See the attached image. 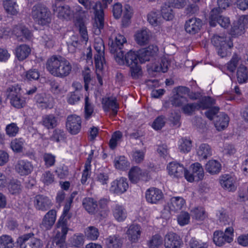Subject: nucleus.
<instances>
[{"instance_id":"obj_62","label":"nucleus","mask_w":248,"mask_h":248,"mask_svg":"<svg viewBox=\"0 0 248 248\" xmlns=\"http://www.w3.org/2000/svg\"><path fill=\"white\" fill-rule=\"evenodd\" d=\"M186 102H187L186 97L177 94H176L173 99L171 100V104L175 107L181 106Z\"/></svg>"},{"instance_id":"obj_12","label":"nucleus","mask_w":248,"mask_h":248,"mask_svg":"<svg viewBox=\"0 0 248 248\" xmlns=\"http://www.w3.org/2000/svg\"><path fill=\"white\" fill-rule=\"evenodd\" d=\"M61 230V232L58 231L56 236L53 238L52 245L56 248H67L65 242V237L68 228L60 227L58 228Z\"/></svg>"},{"instance_id":"obj_45","label":"nucleus","mask_w":248,"mask_h":248,"mask_svg":"<svg viewBox=\"0 0 248 248\" xmlns=\"http://www.w3.org/2000/svg\"><path fill=\"white\" fill-rule=\"evenodd\" d=\"M128 67H129V75L133 79H137L142 76V69L139 64Z\"/></svg>"},{"instance_id":"obj_18","label":"nucleus","mask_w":248,"mask_h":248,"mask_svg":"<svg viewBox=\"0 0 248 248\" xmlns=\"http://www.w3.org/2000/svg\"><path fill=\"white\" fill-rule=\"evenodd\" d=\"M102 104L103 109L105 111L111 110V115L115 116L118 112V105L116 102L115 98L113 99L109 97L104 98L102 101Z\"/></svg>"},{"instance_id":"obj_11","label":"nucleus","mask_w":248,"mask_h":248,"mask_svg":"<svg viewBox=\"0 0 248 248\" xmlns=\"http://www.w3.org/2000/svg\"><path fill=\"white\" fill-rule=\"evenodd\" d=\"M164 241L165 248H181L183 244L180 237L172 232L167 233L164 237Z\"/></svg>"},{"instance_id":"obj_21","label":"nucleus","mask_w":248,"mask_h":248,"mask_svg":"<svg viewBox=\"0 0 248 248\" xmlns=\"http://www.w3.org/2000/svg\"><path fill=\"white\" fill-rule=\"evenodd\" d=\"M211 42L217 48L225 45L229 47H233V43L230 37L214 35L212 38Z\"/></svg>"},{"instance_id":"obj_9","label":"nucleus","mask_w":248,"mask_h":248,"mask_svg":"<svg viewBox=\"0 0 248 248\" xmlns=\"http://www.w3.org/2000/svg\"><path fill=\"white\" fill-rule=\"evenodd\" d=\"M191 167L192 169V173L189 172L187 170L185 171L184 176L186 179L190 182L202 180L204 173L202 165L198 162H196L192 164Z\"/></svg>"},{"instance_id":"obj_22","label":"nucleus","mask_w":248,"mask_h":248,"mask_svg":"<svg viewBox=\"0 0 248 248\" xmlns=\"http://www.w3.org/2000/svg\"><path fill=\"white\" fill-rule=\"evenodd\" d=\"M15 170L21 175H27L32 171L33 166L29 161L19 160L15 165Z\"/></svg>"},{"instance_id":"obj_38","label":"nucleus","mask_w":248,"mask_h":248,"mask_svg":"<svg viewBox=\"0 0 248 248\" xmlns=\"http://www.w3.org/2000/svg\"><path fill=\"white\" fill-rule=\"evenodd\" d=\"M3 6L6 12L12 15H16L17 14V8L16 1L14 0H4L3 1Z\"/></svg>"},{"instance_id":"obj_34","label":"nucleus","mask_w":248,"mask_h":248,"mask_svg":"<svg viewBox=\"0 0 248 248\" xmlns=\"http://www.w3.org/2000/svg\"><path fill=\"white\" fill-rule=\"evenodd\" d=\"M197 155L202 159H206L212 155V149L206 143L201 144L197 149Z\"/></svg>"},{"instance_id":"obj_20","label":"nucleus","mask_w":248,"mask_h":248,"mask_svg":"<svg viewBox=\"0 0 248 248\" xmlns=\"http://www.w3.org/2000/svg\"><path fill=\"white\" fill-rule=\"evenodd\" d=\"M52 10L58 13V16L60 18L69 19L73 16V12L68 5L58 6L55 3L52 5Z\"/></svg>"},{"instance_id":"obj_6","label":"nucleus","mask_w":248,"mask_h":248,"mask_svg":"<svg viewBox=\"0 0 248 248\" xmlns=\"http://www.w3.org/2000/svg\"><path fill=\"white\" fill-rule=\"evenodd\" d=\"M233 229L232 227L226 229L224 232L216 231L213 234V241L218 246H222L226 243H230L233 240Z\"/></svg>"},{"instance_id":"obj_13","label":"nucleus","mask_w":248,"mask_h":248,"mask_svg":"<svg viewBox=\"0 0 248 248\" xmlns=\"http://www.w3.org/2000/svg\"><path fill=\"white\" fill-rule=\"evenodd\" d=\"M202 26L201 19L197 17H192L186 22L185 29L186 31L191 34L198 33Z\"/></svg>"},{"instance_id":"obj_63","label":"nucleus","mask_w":248,"mask_h":248,"mask_svg":"<svg viewBox=\"0 0 248 248\" xmlns=\"http://www.w3.org/2000/svg\"><path fill=\"white\" fill-rule=\"evenodd\" d=\"M41 38L42 42L46 47L51 48L54 46L55 41L52 35H48L45 34L42 36Z\"/></svg>"},{"instance_id":"obj_61","label":"nucleus","mask_w":248,"mask_h":248,"mask_svg":"<svg viewBox=\"0 0 248 248\" xmlns=\"http://www.w3.org/2000/svg\"><path fill=\"white\" fill-rule=\"evenodd\" d=\"M79 44L77 37L76 35H73L71 37V41L67 42L69 50L71 52H74L76 48L79 46Z\"/></svg>"},{"instance_id":"obj_35","label":"nucleus","mask_w":248,"mask_h":248,"mask_svg":"<svg viewBox=\"0 0 248 248\" xmlns=\"http://www.w3.org/2000/svg\"><path fill=\"white\" fill-rule=\"evenodd\" d=\"M170 210L174 212L181 210L185 204V200L180 197H173L171 198Z\"/></svg>"},{"instance_id":"obj_43","label":"nucleus","mask_w":248,"mask_h":248,"mask_svg":"<svg viewBox=\"0 0 248 248\" xmlns=\"http://www.w3.org/2000/svg\"><path fill=\"white\" fill-rule=\"evenodd\" d=\"M94 112V106L92 103L88 96L85 98L84 116L86 120L91 117Z\"/></svg>"},{"instance_id":"obj_42","label":"nucleus","mask_w":248,"mask_h":248,"mask_svg":"<svg viewBox=\"0 0 248 248\" xmlns=\"http://www.w3.org/2000/svg\"><path fill=\"white\" fill-rule=\"evenodd\" d=\"M14 242L12 237L8 235L0 236V248H13Z\"/></svg>"},{"instance_id":"obj_31","label":"nucleus","mask_w":248,"mask_h":248,"mask_svg":"<svg viewBox=\"0 0 248 248\" xmlns=\"http://www.w3.org/2000/svg\"><path fill=\"white\" fill-rule=\"evenodd\" d=\"M127 233L133 242H136L140 237L141 228L138 224H132L130 226Z\"/></svg>"},{"instance_id":"obj_7","label":"nucleus","mask_w":248,"mask_h":248,"mask_svg":"<svg viewBox=\"0 0 248 248\" xmlns=\"http://www.w3.org/2000/svg\"><path fill=\"white\" fill-rule=\"evenodd\" d=\"M112 0H102V4L100 5V9L95 10V18L93 26L96 34L101 32V29L104 27V11L103 9L107 8L108 4H110Z\"/></svg>"},{"instance_id":"obj_46","label":"nucleus","mask_w":248,"mask_h":248,"mask_svg":"<svg viewBox=\"0 0 248 248\" xmlns=\"http://www.w3.org/2000/svg\"><path fill=\"white\" fill-rule=\"evenodd\" d=\"M161 14L162 17L166 20H171L174 17L172 9L166 4L162 7Z\"/></svg>"},{"instance_id":"obj_24","label":"nucleus","mask_w":248,"mask_h":248,"mask_svg":"<svg viewBox=\"0 0 248 248\" xmlns=\"http://www.w3.org/2000/svg\"><path fill=\"white\" fill-rule=\"evenodd\" d=\"M167 168L169 174L177 178L182 177L184 175L185 171L187 170L182 165L175 162L170 163Z\"/></svg>"},{"instance_id":"obj_50","label":"nucleus","mask_w":248,"mask_h":248,"mask_svg":"<svg viewBox=\"0 0 248 248\" xmlns=\"http://www.w3.org/2000/svg\"><path fill=\"white\" fill-rule=\"evenodd\" d=\"M221 9L218 8H214L210 12V25L211 26H216L217 22L222 16L220 15Z\"/></svg>"},{"instance_id":"obj_55","label":"nucleus","mask_w":248,"mask_h":248,"mask_svg":"<svg viewBox=\"0 0 248 248\" xmlns=\"http://www.w3.org/2000/svg\"><path fill=\"white\" fill-rule=\"evenodd\" d=\"M162 239L160 235L156 234L154 235L149 242L150 248H158L162 244Z\"/></svg>"},{"instance_id":"obj_58","label":"nucleus","mask_w":248,"mask_h":248,"mask_svg":"<svg viewBox=\"0 0 248 248\" xmlns=\"http://www.w3.org/2000/svg\"><path fill=\"white\" fill-rule=\"evenodd\" d=\"M165 118L164 116L161 115L158 116L155 119L153 124L152 127L155 130L161 129L165 125Z\"/></svg>"},{"instance_id":"obj_8","label":"nucleus","mask_w":248,"mask_h":248,"mask_svg":"<svg viewBox=\"0 0 248 248\" xmlns=\"http://www.w3.org/2000/svg\"><path fill=\"white\" fill-rule=\"evenodd\" d=\"M126 43L125 37L120 34H118L114 39L110 38L108 40V46L110 52L114 54V58L122 49Z\"/></svg>"},{"instance_id":"obj_56","label":"nucleus","mask_w":248,"mask_h":248,"mask_svg":"<svg viewBox=\"0 0 248 248\" xmlns=\"http://www.w3.org/2000/svg\"><path fill=\"white\" fill-rule=\"evenodd\" d=\"M94 63L96 68L101 70L105 63L104 54H96L94 55Z\"/></svg>"},{"instance_id":"obj_5","label":"nucleus","mask_w":248,"mask_h":248,"mask_svg":"<svg viewBox=\"0 0 248 248\" xmlns=\"http://www.w3.org/2000/svg\"><path fill=\"white\" fill-rule=\"evenodd\" d=\"M17 243L20 248H42L43 246L42 241L35 237L33 233L25 234L19 237Z\"/></svg>"},{"instance_id":"obj_44","label":"nucleus","mask_w":248,"mask_h":248,"mask_svg":"<svg viewBox=\"0 0 248 248\" xmlns=\"http://www.w3.org/2000/svg\"><path fill=\"white\" fill-rule=\"evenodd\" d=\"M170 65V62L166 58H162L160 59L159 63L155 65L154 71L157 72L161 71L165 73L168 71Z\"/></svg>"},{"instance_id":"obj_17","label":"nucleus","mask_w":248,"mask_h":248,"mask_svg":"<svg viewBox=\"0 0 248 248\" xmlns=\"http://www.w3.org/2000/svg\"><path fill=\"white\" fill-rule=\"evenodd\" d=\"M126 179L121 178L113 181L111 184L110 191L117 194H121L125 192L128 187Z\"/></svg>"},{"instance_id":"obj_48","label":"nucleus","mask_w":248,"mask_h":248,"mask_svg":"<svg viewBox=\"0 0 248 248\" xmlns=\"http://www.w3.org/2000/svg\"><path fill=\"white\" fill-rule=\"evenodd\" d=\"M8 189L12 194H19L21 191L20 182L17 180H12L8 185Z\"/></svg>"},{"instance_id":"obj_49","label":"nucleus","mask_w":248,"mask_h":248,"mask_svg":"<svg viewBox=\"0 0 248 248\" xmlns=\"http://www.w3.org/2000/svg\"><path fill=\"white\" fill-rule=\"evenodd\" d=\"M85 235L88 239L91 240H95L98 237L99 232L98 229L96 227L90 226L86 228Z\"/></svg>"},{"instance_id":"obj_59","label":"nucleus","mask_w":248,"mask_h":248,"mask_svg":"<svg viewBox=\"0 0 248 248\" xmlns=\"http://www.w3.org/2000/svg\"><path fill=\"white\" fill-rule=\"evenodd\" d=\"M54 98L52 96L48 94L45 95L44 100L43 101L41 107L45 108H52L54 105Z\"/></svg>"},{"instance_id":"obj_19","label":"nucleus","mask_w":248,"mask_h":248,"mask_svg":"<svg viewBox=\"0 0 248 248\" xmlns=\"http://www.w3.org/2000/svg\"><path fill=\"white\" fill-rule=\"evenodd\" d=\"M56 217V211L55 210H49L44 216L41 227L45 230L50 229L55 223Z\"/></svg>"},{"instance_id":"obj_51","label":"nucleus","mask_w":248,"mask_h":248,"mask_svg":"<svg viewBox=\"0 0 248 248\" xmlns=\"http://www.w3.org/2000/svg\"><path fill=\"white\" fill-rule=\"evenodd\" d=\"M192 147V141L186 138H182L179 149L181 152L184 153L189 152Z\"/></svg>"},{"instance_id":"obj_36","label":"nucleus","mask_w":248,"mask_h":248,"mask_svg":"<svg viewBox=\"0 0 248 248\" xmlns=\"http://www.w3.org/2000/svg\"><path fill=\"white\" fill-rule=\"evenodd\" d=\"M220 183L222 187L229 191H233L236 189L233 179L229 175L223 176L220 180Z\"/></svg>"},{"instance_id":"obj_16","label":"nucleus","mask_w":248,"mask_h":248,"mask_svg":"<svg viewBox=\"0 0 248 248\" xmlns=\"http://www.w3.org/2000/svg\"><path fill=\"white\" fill-rule=\"evenodd\" d=\"M72 203V198H69L65 204L62 215L59 219L57 223V228L60 227H67V220L69 219L71 216L69 214V211L71 208V204Z\"/></svg>"},{"instance_id":"obj_64","label":"nucleus","mask_w":248,"mask_h":248,"mask_svg":"<svg viewBox=\"0 0 248 248\" xmlns=\"http://www.w3.org/2000/svg\"><path fill=\"white\" fill-rule=\"evenodd\" d=\"M197 103L187 104L183 106V112L187 115H191L196 109H198Z\"/></svg>"},{"instance_id":"obj_41","label":"nucleus","mask_w":248,"mask_h":248,"mask_svg":"<svg viewBox=\"0 0 248 248\" xmlns=\"http://www.w3.org/2000/svg\"><path fill=\"white\" fill-rule=\"evenodd\" d=\"M237 78L239 83H243L248 79V70L244 65H240L237 71Z\"/></svg>"},{"instance_id":"obj_30","label":"nucleus","mask_w":248,"mask_h":248,"mask_svg":"<svg viewBox=\"0 0 248 248\" xmlns=\"http://www.w3.org/2000/svg\"><path fill=\"white\" fill-rule=\"evenodd\" d=\"M31 51L30 47L26 45H21L16 49V55L19 61L26 59Z\"/></svg>"},{"instance_id":"obj_29","label":"nucleus","mask_w":248,"mask_h":248,"mask_svg":"<svg viewBox=\"0 0 248 248\" xmlns=\"http://www.w3.org/2000/svg\"><path fill=\"white\" fill-rule=\"evenodd\" d=\"M145 175V172L138 167L132 168L129 172V178L130 181L133 183H137L140 180L142 179V177Z\"/></svg>"},{"instance_id":"obj_4","label":"nucleus","mask_w":248,"mask_h":248,"mask_svg":"<svg viewBox=\"0 0 248 248\" xmlns=\"http://www.w3.org/2000/svg\"><path fill=\"white\" fill-rule=\"evenodd\" d=\"M21 87L17 85L8 87L6 92L7 98L10 100L11 105L17 108H23L26 105L24 97L21 96Z\"/></svg>"},{"instance_id":"obj_1","label":"nucleus","mask_w":248,"mask_h":248,"mask_svg":"<svg viewBox=\"0 0 248 248\" xmlns=\"http://www.w3.org/2000/svg\"><path fill=\"white\" fill-rule=\"evenodd\" d=\"M157 51V47L152 45L140 50L139 52L131 50L124 55V51H120L115 57V60L119 65H125L128 67L138 64V60L141 63L149 61L156 55Z\"/></svg>"},{"instance_id":"obj_47","label":"nucleus","mask_w":248,"mask_h":248,"mask_svg":"<svg viewBox=\"0 0 248 248\" xmlns=\"http://www.w3.org/2000/svg\"><path fill=\"white\" fill-rule=\"evenodd\" d=\"M240 60V58L236 54H234L231 60L227 63V70L233 73L238 66Z\"/></svg>"},{"instance_id":"obj_26","label":"nucleus","mask_w":248,"mask_h":248,"mask_svg":"<svg viewBox=\"0 0 248 248\" xmlns=\"http://www.w3.org/2000/svg\"><path fill=\"white\" fill-rule=\"evenodd\" d=\"M82 205L89 214H95L98 211L97 202L92 198H84L82 201Z\"/></svg>"},{"instance_id":"obj_57","label":"nucleus","mask_w":248,"mask_h":248,"mask_svg":"<svg viewBox=\"0 0 248 248\" xmlns=\"http://www.w3.org/2000/svg\"><path fill=\"white\" fill-rule=\"evenodd\" d=\"M43 159L46 167L53 166L55 162V156L51 154L45 153L43 155Z\"/></svg>"},{"instance_id":"obj_25","label":"nucleus","mask_w":248,"mask_h":248,"mask_svg":"<svg viewBox=\"0 0 248 248\" xmlns=\"http://www.w3.org/2000/svg\"><path fill=\"white\" fill-rule=\"evenodd\" d=\"M41 124L47 129H53L58 124V118L54 114H49L43 116Z\"/></svg>"},{"instance_id":"obj_27","label":"nucleus","mask_w":248,"mask_h":248,"mask_svg":"<svg viewBox=\"0 0 248 248\" xmlns=\"http://www.w3.org/2000/svg\"><path fill=\"white\" fill-rule=\"evenodd\" d=\"M12 32L17 37L23 36L26 39H30L32 36L30 31L21 24L15 26L13 28Z\"/></svg>"},{"instance_id":"obj_3","label":"nucleus","mask_w":248,"mask_h":248,"mask_svg":"<svg viewBox=\"0 0 248 248\" xmlns=\"http://www.w3.org/2000/svg\"><path fill=\"white\" fill-rule=\"evenodd\" d=\"M31 16L35 22L42 26L46 25L51 22L49 11L41 3H37L32 7Z\"/></svg>"},{"instance_id":"obj_28","label":"nucleus","mask_w":248,"mask_h":248,"mask_svg":"<svg viewBox=\"0 0 248 248\" xmlns=\"http://www.w3.org/2000/svg\"><path fill=\"white\" fill-rule=\"evenodd\" d=\"M112 213L115 219L119 222L124 221L127 217V211L122 205L116 204L112 209Z\"/></svg>"},{"instance_id":"obj_14","label":"nucleus","mask_w":248,"mask_h":248,"mask_svg":"<svg viewBox=\"0 0 248 248\" xmlns=\"http://www.w3.org/2000/svg\"><path fill=\"white\" fill-rule=\"evenodd\" d=\"M163 197V194L162 191L155 187H151L148 189L145 193V198L147 201L152 204H156Z\"/></svg>"},{"instance_id":"obj_10","label":"nucleus","mask_w":248,"mask_h":248,"mask_svg":"<svg viewBox=\"0 0 248 248\" xmlns=\"http://www.w3.org/2000/svg\"><path fill=\"white\" fill-rule=\"evenodd\" d=\"M66 126L68 131L72 135H76L79 132L81 127V120L76 115H71L67 118Z\"/></svg>"},{"instance_id":"obj_33","label":"nucleus","mask_w":248,"mask_h":248,"mask_svg":"<svg viewBox=\"0 0 248 248\" xmlns=\"http://www.w3.org/2000/svg\"><path fill=\"white\" fill-rule=\"evenodd\" d=\"M150 37L149 31L147 29L140 30L135 35V39L137 43L142 46L148 43Z\"/></svg>"},{"instance_id":"obj_39","label":"nucleus","mask_w":248,"mask_h":248,"mask_svg":"<svg viewBox=\"0 0 248 248\" xmlns=\"http://www.w3.org/2000/svg\"><path fill=\"white\" fill-rule=\"evenodd\" d=\"M215 104V100L209 96H204L202 97L197 104L198 106V109L200 108L207 109L209 108Z\"/></svg>"},{"instance_id":"obj_53","label":"nucleus","mask_w":248,"mask_h":248,"mask_svg":"<svg viewBox=\"0 0 248 248\" xmlns=\"http://www.w3.org/2000/svg\"><path fill=\"white\" fill-rule=\"evenodd\" d=\"M19 127L17 126L16 124L12 123L8 124L6 126L5 131L6 133L9 137H15L18 133Z\"/></svg>"},{"instance_id":"obj_54","label":"nucleus","mask_w":248,"mask_h":248,"mask_svg":"<svg viewBox=\"0 0 248 248\" xmlns=\"http://www.w3.org/2000/svg\"><path fill=\"white\" fill-rule=\"evenodd\" d=\"M48 83L50 86V90L53 93L59 94L61 93L62 89L58 81L51 79L48 81Z\"/></svg>"},{"instance_id":"obj_40","label":"nucleus","mask_w":248,"mask_h":248,"mask_svg":"<svg viewBox=\"0 0 248 248\" xmlns=\"http://www.w3.org/2000/svg\"><path fill=\"white\" fill-rule=\"evenodd\" d=\"M148 21L152 25L157 26L162 21V16L159 12L152 11L147 16Z\"/></svg>"},{"instance_id":"obj_15","label":"nucleus","mask_w":248,"mask_h":248,"mask_svg":"<svg viewBox=\"0 0 248 248\" xmlns=\"http://www.w3.org/2000/svg\"><path fill=\"white\" fill-rule=\"evenodd\" d=\"M51 203V201L46 196L37 195L35 197L34 204L37 210L46 211L50 207Z\"/></svg>"},{"instance_id":"obj_52","label":"nucleus","mask_w":248,"mask_h":248,"mask_svg":"<svg viewBox=\"0 0 248 248\" xmlns=\"http://www.w3.org/2000/svg\"><path fill=\"white\" fill-rule=\"evenodd\" d=\"M24 141L21 139H15L12 141L11 147L13 150L17 153H20L22 151Z\"/></svg>"},{"instance_id":"obj_60","label":"nucleus","mask_w":248,"mask_h":248,"mask_svg":"<svg viewBox=\"0 0 248 248\" xmlns=\"http://www.w3.org/2000/svg\"><path fill=\"white\" fill-rule=\"evenodd\" d=\"M64 131L60 129H55L53 131L52 135L50 140L52 141L59 142L60 140L64 138Z\"/></svg>"},{"instance_id":"obj_37","label":"nucleus","mask_w":248,"mask_h":248,"mask_svg":"<svg viewBox=\"0 0 248 248\" xmlns=\"http://www.w3.org/2000/svg\"><path fill=\"white\" fill-rule=\"evenodd\" d=\"M205 170L211 174H217L221 170V164L216 160H209L205 165Z\"/></svg>"},{"instance_id":"obj_2","label":"nucleus","mask_w":248,"mask_h":248,"mask_svg":"<svg viewBox=\"0 0 248 248\" xmlns=\"http://www.w3.org/2000/svg\"><path fill=\"white\" fill-rule=\"evenodd\" d=\"M46 67L51 75L61 78L68 76L72 70L71 63L60 56H53L49 58L47 61Z\"/></svg>"},{"instance_id":"obj_32","label":"nucleus","mask_w":248,"mask_h":248,"mask_svg":"<svg viewBox=\"0 0 248 248\" xmlns=\"http://www.w3.org/2000/svg\"><path fill=\"white\" fill-rule=\"evenodd\" d=\"M108 248H121L123 245V239L117 235L110 236L106 240Z\"/></svg>"},{"instance_id":"obj_23","label":"nucleus","mask_w":248,"mask_h":248,"mask_svg":"<svg viewBox=\"0 0 248 248\" xmlns=\"http://www.w3.org/2000/svg\"><path fill=\"white\" fill-rule=\"evenodd\" d=\"M229 121V117L226 114L220 113L215 117V126L218 131L223 130L228 126Z\"/></svg>"}]
</instances>
